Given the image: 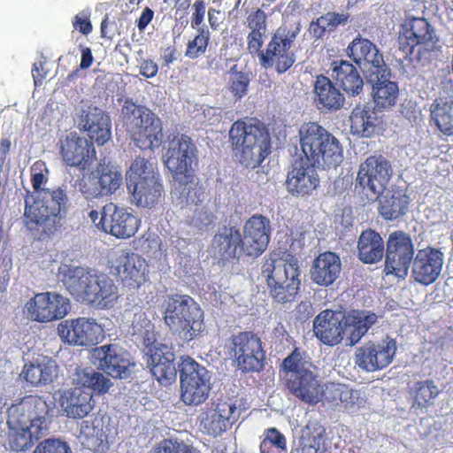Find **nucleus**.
<instances>
[{"label": "nucleus", "mask_w": 453, "mask_h": 453, "mask_svg": "<svg viewBox=\"0 0 453 453\" xmlns=\"http://www.w3.org/2000/svg\"><path fill=\"white\" fill-rule=\"evenodd\" d=\"M30 172L34 191L26 192L23 222L27 230L43 238L60 228L69 211L70 200L63 187L42 188L50 173L43 161H35Z\"/></svg>", "instance_id": "obj_1"}, {"label": "nucleus", "mask_w": 453, "mask_h": 453, "mask_svg": "<svg viewBox=\"0 0 453 453\" xmlns=\"http://www.w3.org/2000/svg\"><path fill=\"white\" fill-rule=\"evenodd\" d=\"M82 126L90 141L71 131L61 134L56 144L63 164L80 171L88 169L96 159L93 141L97 145H104L111 137L110 117L97 107L89 108L84 114Z\"/></svg>", "instance_id": "obj_2"}, {"label": "nucleus", "mask_w": 453, "mask_h": 453, "mask_svg": "<svg viewBox=\"0 0 453 453\" xmlns=\"http://www.w3.org/2000/svg\"><path fill=\"white\" fill-rule=\"evenodd\" d=\"M233 157L246 168L255 169L270 155L271 135L263 121L255 117L235 120L228 131Z\"/></svg>", "instance_id": "obj_3"}, {"label": "nucleus", "mask_w": 453, "mask_h": 453, "mask_svg": "<svg viewBox=\"0 0 453 453\" xmlns=\"http://www.w3.org/2000/svg\"><path fill=\"white\" fill-rule=\"evenodd\" d=\"M63 283L73 298L96 309H109L118 300V287L104 273L82 267L70 268Z\"/></svg>", "instance_id": "obj_4"}, {"label": "nucleus", "mask_w": 453, "mask_h": 453, "mask_svg": "<svg viewBox=\"0 0 453 453\" xmlns=\"http://www.w3.org/2000/svg\"><path fill=\"white\" fill-rule=\"evenodd\" d=\"M262 276L275 303L285 304L296 301L301 288V270L294 256L288 254L281 259L278 254L270 253L265 257Z\"/></svg>", "instance_id": "obj_5"}, {"label": "nucleus", "mask_w": 453, "mask_h": 453, "mask_svg": "<svg viewBox=\"0 0 453 453\" xmlns=\"http://www.w3.org/2000/svg\"><path fill=\"white\" fill-rule=\"evenodd\" d=\"M305 352L295 348L283 359L280 365V380L290 395L311 405L319 403L322 381L319 376L306 367Z\"/></svg>", "instance_id": "obj_6"}, {"label": "nucleus", "mask_w": 453, "mask_h": 453, "mask_svg": "<svg viewBox=\"0 0 453 453\" xmlns=\"http://www.w3.org/2000/svg\"><path fill=\"white\" fill-rule=\"evenodd\" d=\"M301 157L312 165L336 167L343 157L339 140L317 122H307L299 129Z\"/></svg>", "instance_id": "obj_7"}, {"label": "nucleus", "mask_w": 453, "mask_h": 453, "mask_svg": "<svg viewBox=\"0 0 453 453\" xmlns=\"http://www.w3.org/2000/svg\"><path fill=\"white\" fill-rule=\"evenodd\" d=\"M127 188L132 203L141 208H156L165 197L159 172L149 160L141 157L134 160L127 173Z\"/></svg>", "instance_id": "obj_8"}, {"label": "nucleus", "mask_w": 453, "mask_h": 453, "mask_svg": "<svg viewBox=\"0 0 453 453\" xmlns=\"http://www.w3.org/2000/svg\"><path fill=\"white\" fill-rule=\"evenodd\" d=\"M164 322L169 329L190 342L204 330V312L188 295L173 294L167 297Z\"/></svg>", "instance_id": "obj_9"}, {"label": "nucleus", "mask_w": 453, "mask_h": 453, "mask_svg": "<svg viewBox=\"0 0 453 453\" xmlns=\"http://www.w3.org/2000/svg\"><path fill=\"white\" fill-rule=\"evenodd\" d=\"M126 131L141 150L157 149L163 142L161 119L144 105L127 100L121 109Z\"/></svg>", "instance_id": "obj_10"}, {"label": "nucleus", "mask_w": 453, "mask_h": 453, "mask_svg": "<svg viewBox=\"0 0 453 453\" xmlns=\"http://www.w3.org/2000/svg\"><path fill=\"white\" fill-rule=\"evenodd\" d=\"M399 49L406 56L418 60L428 58L440 49V37L435 27L424 17L407 15L400 25Z\"/></svg>", "instance_id": "obj_11"}, {"label": "nucleus", "mask_w": 453, "mask_h": 453, "mask_svg": "<svg viewBox=\"0 0 453 453\" xmlns=\"http://www.w3.org/2000/svg\"><path fill=\"white\" fill-rule=\"evenodd\" d=\"M301 32V24L281 25L272 35L265 50L260 48L257 55L259 64L265 69L274 68L278 73H284L296 62L291 50L296 39Z\"/></svg>", "instance_id": "obj_12"}, {"label": "nucleus", "mask_w": 453, "mask_h": 453, "mask_svg": "<svg viewBox=\"0 0 453 453\" xmlns=\"http://www.w3.org/2000/svg\"><path fill=\"white\" fill-rule=\"evenodd\" d=\"M391 162L381 154L371 155L362 162L355 179V191L375 202L387 189L393 177Z\"/></svg>", "instance_id": "obj_13"}, {"label": "nucleus", "mask_w": 453, "mask_h": 453, "mask_svg": "<svg viewBox=\"0 0 453 453\" xmlns=\"http://www.w3.org/2000/svg\"><path fill=\"white\" fill-rule=\"evenodd\" d=\"M197 147L187 134H173L165 154V165L177 183L190 182L194 177L193 164L197 162Z\"/></svg>", "instance_id": "obj_14"}, {"label": "nucleus", "mask_w": 453, "mask_h": 453, "mask_svg": "<svg viewBox=\"0 0 453 453\" xmlns=\"http://www.w3.org/2000/svg\"><path fill=\"white\" fill-rule=\"evenodd\" d=\"M122 182V173L118 167L104 159L95 168L84 173L77 180V186L87 200H93L111 196Z\"/></svg>", "instance_id": "obj_15"}, {"label": "nucleus", "mask_w": 453, "mask_h": 453, "mask_svg": "<svg viewBox=\"0 0 453 453\" xmlns=\"http://www.w3.org/2000/svg\"><path fill=\"white\" fill-rule=\"evenodd\" d=\"M180 399L186 405H199L211 391V377L207 369L190 357H182L179 365Z\"/></svg>", "instance_id": "obj_16"}, {"label": "nucleus", "mask_w": 453, "mask_h": 453, "mask_svg": "<svg viewBox=\"0 0 453 453\" xmlns=\"http://www.w3.org/2000/svg\"><path fill=\"white\" fill-rule=\"evenodd\" d=\"M230 354L242 372H258L264 369L265 351L260 337L251 331L240 332L230 339Z\"/></svg>", "instance_id": "obj_17"}, {"label": "nucleus", "mask_w": 453, "mask_h": 453, "mask_svg": "<svg viewBox=\"0 0 453 453\" xmlns=\"http://www.w3.org/2000/svg\"><path fill=\"white\" fill-rule=\"evenodd\" d=\"M110 271L129 288H138L149 280L150 265L140 254L130 250L114 252L109 260Z\"/></svg>", "instance_id": "obj_18"}, {"label": "nucleus", "mask_w": 453, "mask_h": 453, "mask_svg": "<svg viewBox=\"0 0 453 453\" xmlns=\"http://www.w3.org/2000/svg\"><path fill=\"white\" fill-rule=\"evenodd\" d=\"M384 272L404 280L414 257V244L411 235L403 231L392 232L385 248Z\"/></svg>", "instance_id": "obj_19"}, {"label": "nucleus", "mask_w": 453, "mask_h": 453, "mask_svg": "<svg viewBox=\"0 0 453 453\" xmlns=\"http://www.w3.org/2000/svg\"><path fill=\"white\" fill-rule=\"evenodd\" d=\"M144 326V334L146 335L145 346L147 349V365L150 369L152 375L162 386H169L175 382L177 379V369L175 366V354L172 347L166 344L157 342L156 341L151 343L150 342L149 327L152 325L150 320L144 319L142 320Z\"/></svg>", "instance_id": "obj_20"}, {"label": "nucleus", "mask_w": 453, "mask_h": 453, "mask_svg": "<svg viewBox=\"0 0 453 453\" xmlns=\"http://www.w3.org/2000/svg\"><path fill=\"white\" fill-rule=\"evenodd\" d=\"M396 349L395 340L389 336L369 341L356 349L355 364L368 372L382 370L392 363Z\"/></svg>", "instance_id": "obj_21"}, {"label": "nucleus", "mask_w": 453, "mask_h": 453, "mask_svg": "<svg viewBox=\"0 0 453 453\" xmlns=\"http://www.w3.org/2000/svg\"><path fill=\"white\" fill-rule=\"evenodd\" d=\"M141 223L139 217L114 203H106L101 210L99 225L102 232L117 239L133 237L139 230Z\"/></svg>", "instance_id": "obj_22"}, {"label": "nucleus", "mask_w": 453, "mask_h": 453, "mask_svg": "<svg viewBox=\"0 0 453 453\" xmlns=\"http://www.w3.org/2000/svg\"><path fill=\"white\" fill-rule=\"evenodd\" d=\"M26 309L32 320L47 323L65 318L71 310V303L58 293L43 292L29 299Z\"/></svg>", "instance_id": "obj_23"}, {"label": "nucleus", "mask_w": 453, "mask_h": 453, "mask_svg": "<svg viewBox=\"0 0 453 453\" xmlns=\"http://www.w3.org/2000/svg\"><path fill=\"white\" fill-rule=\"evenodd\" d=\"M240 414L236 401L219 400L203 412L200 426L205 434L216 437L231 428Z\"/></svg>", "instance_id": "obj_24"}, {"label": "nucleus", "mask_w": 453, "mask_h": 453, "mask_svg": "<svg viewBox=\"0 0 453 453\" xmlns=\"http://www.w3.org/2000/svg\"><path fill=\"white\" fill-rule=\"evenodd\" d=\"M272 226L270 219L262 214H254L244 223L242 238L244 257L257 258L267 249Z\"/></svg>", "instance_id": "obj_25"}, {"label": "nucleus", "mask_w": 453, "mask_h": 453, "mask_svg": "<svg viewBox=\"0 0 453 453\" xmlns=\"http://www.w3.org/2000/svg\"><path fill=\"white\" fill-rule=\"evenodd\" d=\"M57 330L61 341L73 346L94 345L102 331L95 319L84 317L62 320Z\"/></svg>", "instance_id": "obj_26"}, {"label": "nucleus", "mask_w": 453, "mask_h": 453, "mask_svg": "<svg viewBox=\"0 0 453 453\" xmlns=\"http://www.w3.org/2000/svg\"><path fill=\"white\" fill-rule=\"evenodd\" d=\"M45 403L35 395H27L18 403L12 404L7 411V426H20L46 430V419L42 415Z\"/></svg>", "instance_id": "obj_27"}, {"label": "nucleus", "mask_w": 453, "mask_h": 453, "mask_svg": "<svg viewBox=\"0 0 453 453\" xmlns=\"http://www.w3.org/2000/svg\"><path fill=\"white\" fill-rule=\"evenodd\" d=\"M444 254L440 249L426 247L418 250L412 260L411 277L424 286L435 282L441 275Z\"/></svg>", "instance_id": "obj_28"}, {"label": "nucleus", "mask_w": 453, "mask_h": 453, "mask_svg": "<svg viewBox=\"0 0 453 453\" xmlns=\"http://www.w3.org/2000/svg\"><path fill=\"white\" fill-rule=\"evenodd\" d=\"M345 314L342 311L326 309L313 319L312 331L315 337L324 345L334 347L340 344L345 335Z\"/></svg>", "instance_id": "obj_29"}, {"label": "nucleus", "mask_w": 453, "mask_h": 453, "mask_svg": "<svg viewBox=\"0 0 453 453\" xmlns=\"http://www.w3.org/2000/svg\"><path fill=\"white\" fill-rule=\"evenodd\" d=\"M349 57L368 73V77L387 71L382 53L370 40L357 35L347 48Z\"/></svg>", "instance_id": "obj_30"}, {"label": "nucleus", "mask_w": 453, "mask_h": 453, "mask_svg": "<svg viewBox=\"0 0 453 453\" xmlns=\"http://www.w3.org/2000/svg\"><path fill=\"white\" fill-rule=\"evenodd\" d=\"M93 357L97 361L99 370L114 379L129 376L130 368L134 365L128 353L115 344H105L94 349Z\"/></svg>", "instance_id": "obj_31"}, {"label": "nucleus", "mask_w": 453, "mask_h": 453, "mask_svg": "<svg viewBox=\"0 0 453 453\" xmlns=\"http://www.w3.org/2000/svg\"><path fill=\"white\" fill-rule=\"evenodd\" d=\"M211 248L215 256L223 262H239L244 257L242 238L235 226H224L214 234Z\"/></svg>", "instance_id": "obj_32"}, {"label": "nucleus", "mask_w": 453, "mask_h": 453, "mask_svg": "<svg viewBox=\"0 0 453 453\" xmlns=\"http://www.w3.org/2000/svg\"><path fill=\"white\" fill-rule=\"evenodd\" d=\"M315 165L299 157L288 173L286 186L293 195L305 196L311 194L319 184Z\"/></svg>", "instance_id": "obj_33"}, {"label": "nucleus", "mask_w": 453, "mask_h": 453, "mask_svg": "<svg viewBox=\"0 0 453 453\" xmlns=\"http://www.w3.org/2000/svg\"><path fill=\"white\" fill-rule=\"evenodd\" d=\"M341 271L340 257L334 252L326 251L314 259L311 269V279L319 286L328 287L337 280Z\"/></svg>", "instance_id": "obj_34"}, {"label": "nucleus", "mask_w": 453, "mask_h": 453, "mask_svg": "<svg viewBox=\"0 0 453 453\" xmlns=\"http://www.w3.org/2000/svg\"><path fill=\"white\" fill-rule=\"evenodd\" d=\"M59 404L65 416L73 419L87 417L94 409L92 394L83 391L77 386L60 395Z\"/></svg>", "instance_id": "obj_35"}, {"label": "nucleus", "mask_w": 453, "mask_h": 453, "mask_svg": "<svg viewBox=\"0 0 453 453\" xmlns=\"http://www.w3.org/2000/svg\"><path fill=\"white\" fill-rule=\"evenodd\" d=\"M386 71L368 77L372 83V96L377 111L388 110L396 104L399 96L398 84L387 79Z\"/></svg>", "instance_id": "obj_36"}, {"label": "nucleus", "mask_w": 453, "mask_h": 453, "mask_svg": "<svg viewBox=\"0 0 453 453\" xmlns=\"http://www.w3.org/2000/svg\"><path fill=\"white\" fill-rule=\"evenodd\" d=\"M314 101L319 110L336 111L344 104V96L332 81L323 75H318L314 83Z\"/></svg>", "instance_id": "obj_37"}, {"label": "nucleus", "mask_w": 453, "mask_h": 453, "mask_svg": "<svg viewBox=\"0 0 453 453\" xmlns=\"http://www.w3.org/2000/svg\"><path fill=\"white\" fill-rule=\"evenodd\" d=\"M332 76L335 82L349 95H359L364 87V81L357 67L346 60L334 62Z\"/></svg>", "instance_id": "obj_38"}, {"label": "nucleus", "mask_w": 453, "mask_h": 453, "mask_svg": "<svg viewBox=\"0 0 453 453\" xmlns=\"http://www.w3.org/2000/svg\"><path fill=\"white\" fill-rule=\"evenodd\" d=\"M21 375L32 386H45L57 379L58 365L51 358L44 357L37 363L25 364Z\"/></svg>", "instance_id": "obj_39"}, {"label": "nucleus", "mask_w": 453, "mask_h": 453, "mask_svg": "<svg viewBox=\"0 0 453 453\" xmlns=\"http://www.w3.org/2000/svg\"><path fill=\"white\" fill-rule=\"evenodd\" d=\"M384 241L374 230L367 229L361 233L357 241V256L365 264H375L383 257Z\"/></svg>", "instance_id": "obj_40"}, {"label": "nucleus", "mask_w": 453, "mask_h": 453, "mask_svg": "<svg viewBox=\"0 0 453 453\" xmlns=\"http://www.w3.org/2000/svg\"><path fill=\"white\" fill-rule=\"evenodd\" d=\"M441 390L434 380L427 379L416 381L409 388L411 401V408L415 411L426 410L434 405L435 399Z\"/></svg>", "instance_id": "obj_41"}, {"label": "nucleus", "mask_w": 453, "mask_h": 453, "mask_svg": "<svg viewBox=\"0 0 453 453\" xmlns=\"http://www.w3.org/2000/svg\"><path fill=\"white\" fill-rule=\"evenodd\" d=\"M247 27L250 32L247 35V50L254 55L263 47L267 31V15L260 8L253 9L247 16Z\"/></svg>", "instance_id": "obj_42"}, {"label": "nucleus", "mask_w": 453, "mask_h": 453, "mask_svg": "<svg viewBox=\"0 0 453 453\" xmlns=\"http://www.w3.org/2000/svg\"><path fill=\"white\" fill-rule=\"evenodd\" d=\"M430 121L447 136H453V96L439 97L430 105Z\"/></svg>", "instance_id": "obj_43"}, {"label": "nucleus", "mask_w": 453, "mask_h": 453, "mask_svg": "<svg viewBox=\"0 0 453 453\" xmlns=\"http://www.w3.org/2000/svg\"><path fill=\"white\" fill-rule=\"evenodd\" d=\"M376 313L365 310H353L345 315L346 329L349 328V342L357 344L368 330L377 322Z\"/></svg>", "instance_id": "obj_44"}, {"label": "nucleus", "mask_w": 453, "mask_h": 453, "mask_svg": "<svg viewBox=\"0 0 453 453\" xmlns=\"http://www.w3.org/2000/svg\"><path fill=\"white\" fill-rule=\"evenodd\" d=\"M44 430L20 426H7L6 442L12 451L21 452L31 449L42 436Z\"/></svg>", "instance_id": "obj_45"}, {"label": "nucleus", "mask_w": 453, "mask_h": 453, "mask_svg": "<svg viewBox=\"0 0 453 453\" xmlns=\"http://www.w3.org/2000/svg\"><path fill=\"white\" fill-rule=\"evenodd\" d=\"M379 213L388 220L404 215L410 203L409 196L403 190H392L379 197Z\"/></svg>", "instance_id": "obj_46"}, {"label": "nucleus", "mask_w": 453, "mask_h": 453, "mask_svg": "<svg viewBox=\"0 0 453 453\" xmlns=\"http://www.w3.org/2000/svg\"><path fill=\"white\" fill-rule=\"evenodd\" d=\"M349 17L348 12H328L311 20L308 32L315 40L323 39L326 33H333L339 26H345Z\"/></svg>", "instance_id": "obj_47"}, {"label": "nucleus", "mask_w": 453, "mask_h": 453, "mask_svg": "<svg viewBox=\"0 0 453 453\" xmlns=\"http://www.w3.org/2000/svg\"><path fill=\"white\" fill-rule=\"evenodd\" d=\"M73 380L75 386L89 388L97 395L106 394L112 386L111 380L103 373L80 367L76 369Z\"/></svg>", "instance_id": "obj_48"}, {"label": "nucleus", "mask_w": 453, "mask_h": 453, "mask_svg": "<svg viewBox=\"0 0 453 453\" xmlns=\"http://www.w3.org/2000/svg\"><path fill=\"white\" fill-rule=\"evenodd\" d=\"M375 111L368 104H357L350 115V129L352 134L363 137H370L375 129Z\"/></svg>", "instance_id": "obj_49"}, {"label": "nucleus", "mask_w": 453, "mask_h": 453, "mask_svg": "<svg viewBox=\"0 0 453 453\" xmlns=\"http://www.w3.org/2000/svg\"><path fill=\"white\" fill-rule=\"evenodd\" d=\"M260 453H287V439L275 427L265 430L259 446Z\"/></svg>", "instance_id": "obj_50"}, {"label": "nucleus", "mask_w": 453, "mask_h": 453, "mask_svg": "<svg viewBox=\"0 0 453 453\" xmlns=\"http://www.w3.org/2000/svg\"><path fill=\"white\" fill-rule=\"evenodd\" d=\"M196 35L188 41L185 51V56L190 59H196L205 54L211 41V33L207 27L203 26L196 28Z\"/></svg>", "instance_id": "obj_51"}, {"label": "nucleus", "mask_w": 453, "mask_h": 453, "mask_svg": "<svg viewBox=\"0 0 453 453\" xmlns=\"http://www.w3.org/2000/svg\"><path fill=\"white\" fill-rule=\"evenodd\" d=\"M324 429H311L309 426L303 431L300 438V453H319L324 445Z\"/></svg>", "instance_id": "obj_52"}, {"label": "nucleus", "mask_w": 453, "mask_h": 453, "mask_svg": "<svg viewBox=\"0 0 453 453\" xmlns=\"http://www.w3.org/2000/svg\"><path fill=\"white\" fill-rule=\"evenodd\" d=\"M250 81L247 73L234 71V68L231 69L228 90L232 93L235 100H240L247 94Z\"/></svg>", "instance_id": "obj_53"}, {"label": "nucleus", "mask_w": 453, "mask_h": 453, "mask_svg": "<svg viewBox=\"0 0 453 453\" xmlns=\"http://www.w3.org/2000/svg\"><path fill=\"white\" fill-rule=\"evenodd\" d=\"M154 453H200L192 445L172 439H163L154 447Z\"/></svg>", "instance_id": "obj_54"}, {"label": "nucleus", "mask_w": 453, "mask_h": 453, "mask_svg": "<svg viewBox=\"0 0 453 453\" xmlns=\"http://www.w3.org/2000/svg\"><path fill=\"white\" fill-rule=\"evenodd\" d=\"M195 176L191 178L190 182L178 183L179 188H182V193L186 190L185 199L188 204H199L203 200V188L196 182Z\"/></svg>", "instance_id": "obj_55"}, {"label": "nucleus", "mask_w": 453, "mask_h": 453, "mask_svg": "<svg viewBox=\"0 0 453 453\" xmlns=\"http://www.w3.org/2000/svg\"><path fill=\"white\" fill-rule=\"evenodd\" d=\"M342 388H343L342 383L322 382V392L319 396V402L324 400L332 406L338 407V405H340V395L342 394Z\"/></svg>", "instance_id": "obj_56"}, {"label": "nucleus", "mask_w": 453, "mask_h": 453, "mask_svg": "<svg viewBox=\"0 0 453 453\" xmlns=\"http://www.w3.org/2000/svg\"><path fill=\"white\" fill-rule=\"evenodd\" d=\"M342 393V394L340 395V405H338V407L350 411L356 407H359L364 403V399L360 396L359 392L345 384H343Z\"/></svg>", "instance_id": "obj_57"}, {"label": "nucleus", "mask_w": 453, "mask_h": 453, "mask_svg": "<svg viewBox=\"0 0 453 453\" xmlns=\"http://www.w3.org/2000/svg\"><path fill=\"white\" fill-rule=\"evenodd\" d=\"M33 453H72L68 444L58 439L41 441Z\"/></svg>", "instance_id": "obj_58"}, {"label": "nucleus", "mask_w": 453, "mask_h": 453, "mask_svg": "<svg viewBox=\"0 0 453 453\" xmlns=\"http://www.w3.org/2000/svg\"><path fill=\"white\" fill-rule=\"evenodd\" d=\"M214 222V215L211 212L203 210H197L189 220V225L195 227L198 232H204Z\"/></svg>", "instance_id": "obj_59"}, {"label": "nucleus", "mask_w": 453, "mask_h": 453, "mask_svg": "<svg viewBox=\"0 0 453 453\" xmlns=\"http://www.w3.org/2000/svg\"><path fill=\"white\" fill-rule=\"evenodd\" d=\"M191 19L190 26L193 29L203 27L205 12L206 4L204 0H196L191 5Z\"/></svg>", "instance_id": "obj_60"}, {"label": "nucleus", "mask_w": 453, "mask_h": 453, "mask_svg": "<svg viewBox=\"0 0 453 453\" xmlns=\"http://www.w3.org/2000/svg\"><path fill=\"white\" fill-rule=\"evenodd\" d=\"M73 27L75 30H78L85 35H88L93 28L88 16L84 12L78 13L74 16Z\"/></svg>", "instance_id": "obj_61"}, {"label": "nucleus", "mask_w": 453, "mask_h": 453, "mask_svg": "<svg viewBox=\"0 0 453 453\" xmlns=\"http://www.w3.org/2000/svg\"><path fill=\"white\" fill-rule=\"evenodd\" d=\"M158 67L151 59H144L140 65V74L146 78H153L157 75Z\"/></svg>", "instance_id": "obj_62"}, {"label": "nucleus", "mask_w": 453, "mask_h": 453, "mask_svg": "<svg viewBox=\"0 0 453 453\" xmlns=\"http://www.w3.org/2000/svg\"><path fill=\"white\" fill-rule=\"evenodd\" d=\"M154 18V12L150 7H145L142 12L139 19L136 20V26L140 32H143L148 25L152 21Z\"/></svg>", "instance_id": "obj_63"}, {"label": "nucleus", "mask_w": 453, "mask_h": 453, "mask_svg": "<svg viewBox=\"0 0 453 453\" xmlns=\"http://www.w3.org/2000/svg\"><path fill=\"white\" fill-rule=\"evenodd\" d=\"M43 63H35L32 68V76L34 79L35 86L42 85L43 80L46 78L47 72L44 70Z\"/></svg>", "instance_id": "obj_64"}]
</instances>
